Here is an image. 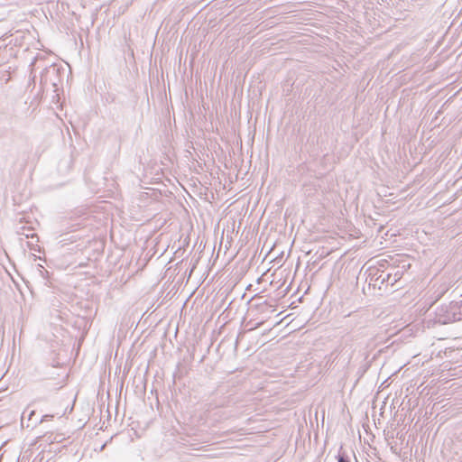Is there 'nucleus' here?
<instances>
[{
	"label": "nucleus",
	"mask_w": 462,
	"mask_h": 462,
	"mask_svg": "<svg viewBox=\"0 0 462 462\" xmlns=\"http://www.w3.org/2000/svg\"><path fill=\"white\" fill-rule=\"evenodd\" d=\"M338 462H349V460L347 457H345L344 456H339Z\"/></svg>",
	"instance_id": "f257e3e1"
}]
</instances>
